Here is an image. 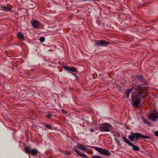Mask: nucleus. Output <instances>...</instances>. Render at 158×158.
Segmentation results:
<instances>
[{
  "mask_svg": "<svg viewBox=\"0 0 158 158\" xmlns=\"http://www.w3.org/2000/svg\"><path fill=\"white\" fill-rule=\"evenodd\" d=\"M115 140L116 142L119 144L120 145V141L116 138H115Z\"/></svg>",
  "mask_w": 158,
  "mask_h": 158,
  "instance_id": "23",
  "label": "nucleus"
},
{
  "mask_svg": "<svg viewBox=\"0 0 158 158\" xmlns=\"http://www.w3.org/2000/svg\"><path fill=\"white\" fill-rule=\"evenodd\" d=\"M133 90V88H130V89L126 90L125 93V94L127 98H128L129 97V94L132 92Z\"/></svg>",
  "mask_w": 158,
  "mask_h": 158,
  "instance_id": "12",
  "label": "nucleus"
},
{
  "mask_svg": "<svg viewBox=\"0 0 158 158\" xmlns=\"http://www.w3.org/2000/svg\"><path fill=\"white\" fill-rule=\"evenodd\" d=\"M91 157L93 158H103L100 157V156L96 155H92Z\"/></svg>",
  "mask_w": 158,
  "mask_h": 158,
  "instance_id": "18",
  "label": "nucleus"
},
{
  "mask_svg": "<svg viewBox=\"0 0 158 158\" xmlns=\"http://www.w3.org/2000/svg\"><path fill=\"white\" fill-rule=\"evenodd\" d=\"M128 138L131 141H133L135 139H139V138L143 139H149V137L145 136L137 133H131V135H129Z\"/></svg>",
  "mask_w": 158,
  "mask_h": 158,
  "instance_id": "2",
  "label": "nucleus"
},
{
  "mask_svg": "<svg viewBox=\"0 0 158 158\" xmlns=\"http://www.w3.org/2000/svg\"><path fill=\"white\" fill-rule=\"evenodd\" d=\"M45 38L44 37H41L40 38V41L41 42H43L45 41Z\"/></svg>",
  "mask_w": 158,
  "mask_h": 158,
  "instance_id": "17",
  "label": "nucleus"
},
{
  "mask_svg": "<svg viewBox=\"0 0 158 158\" xmlns=\"http://www.w3.org/2000/svg\"><path fill=\"white\" fill-rule=\"evenodd\" d=\"M49 51H53V50H49Z\"/></svg>",
  "mask_w": 158,
  "mask_h": 158,
  "instance_id": "29",
  "label": "nucleus"
},
{
  "mask_svg": "<svg viewBox=\"0 0 158 158\" xmlns=\"http://www.w3.org/2000/svg\"><path fill=\"white\" fill-rule=\"evenodd\" d=\"M154 134L156 136H158V131H155Z\"/></svg>",
  "mask_w": 158,
  "mask_h": 158,
  "instance_id": "24",
  "label": "nucleus"
},
{
  "mask_svg": "<svg viewBox=\"0 0 158 158\" xmlns=\"http://www.w3.org/2000/svg\"><path fill=\"white\" fill-rule=\"evenodd\" d=\"M31 24L34 28H39L41 26V24L36 20H33L31 21Z\"/></svg>",
  "mask_w": 158,
  "mask_h": 158,
  "instance_id": "7",
  "label": "nucleus"
},
{
  "mask_svg": "<svg viewBox=\"0 0 158 158\" xmlns=\"http://www.w3.org/2000/svg\"><path fill=\"white\" fill-rule=\"evenodd\" d=\"M64 69L68 72L71 71L73 72H77V69L75 68H68L67 67H64Z\"/></svg>",
  "mask_w": 158,
  "mask_h": 158,
  "instance_id": "10",
  "label": "nucleus"
},
{
  "mask_svg": "<svg viewBox=\"0 0 158 158\" xmlns=\"http://www.w3.org/2000/svg\"><path fill=\"white\" fill-rule=\"evenodd\" d=\"M31 150L30 148L29 147L26 148L24 149L25 152L26 153L29 154H30Z\"/></svg>",
  "mask_w": 158,
  "mask_h": 158,
  "instance_id": "15",
  "label": "nucleus"
},
{
  "mask_svg": "<svg viewBox=\"0 0 158 158\" xmlns=\"http://www.w3.org/2000/svg\"><path fill=\"white\" fill-rule=\"evenodd\" d=\"M89 131H90V132H94V130L93 128H91L90 129Z\"/></svg>",
  "mask_w": 158,
  "mask_h": 158,
  "instance_id": "26",
  "label": "nucleus"
},
{
  "mask_svg": "<svg viewBox=\"0 0 158 158\" xmlns=\"http://www.w3.org/2000/svg\"><path fill=\"white\" fill-rule=\"evenodd\" d=\"M45 127H47L49 129H52V127H51V126L50 125H47L45 126Z\"/></svg>",
  "mask_w": 158,
  "mask_h": 158,
  "instance_id": "20",
  "label": "nucleus"
},
{
  "mask_svg": "<svg viewBox=\"0 0 158 158\" xmlns=\"http://www.w3.org/2000/svg\"><path fill=\"white\" fill-rule=\"evenodd\" d=\"M2 8H3L6 11H7L8 10H9V9L6 7L2 6Z\"/></svg>",
  "mask_w": 158,
  "mask_h": 158,
  "instance_id": "21",
  "label": "nucleus"
},
{
  "mask_svg": "<svg viewBox=\"0 0 158 158\" xmlns=\"http://www.w3.org/2000/svg\"><path fill=\"white\" fill-rule=\"evenodd\" d=\"M65 154H66V155H69L70 154V152H65Z\"/></svg>",
  "mask_w": 158,
  "mask_h": 158,
  "instance_id": "28",
  "label": "nucleus"
},
{
  "mask_svg": "<svg viewBox=\"0 0 158 158\" xmlns=\"http://www.w3.org/2000/svg\"><path fill=\"white\" fill-rule=\"evenodd\" d=\"M137 86L139 91L133 92L131 96L132 105L135 107H138L141 103V100L144 98L142 94L144 91V87L140 85H138Z\"/></svg>",
  "mask_w": 158,
  "mask_h": 158,
  "instance_id": "1",
  "label": "nucleus"
},
{
  "mask_svg": "<svg viewBox=\"0 0 158 158\" xmlns=\"http://www.w3.org/2000/svg\"><path fill=\"white\" fill-rule=\"evenodd\" d=\"M37 153L38 151L37 150L35 149H33L31 150L30 154L33 156H35L37 154Z\"/></svg>",
  "mask_w": 158,
  "mask_h": 158,
  "instance_id": "14",
  "label": "nucleus"
},
{
  "mask_svg": "<svg viewBox=\"0 0 158 158\" xmlns=\"http://www.w3.org/2000/svg\"><path fill=\"white\" fill-rule=\"evenodd\" d=\"M157 118H158V112L156 110H155L150 115L149 118L152 121H154Z\"/></svg>",
  "mask_w": 158,
  "mask_h": 158,
  "instance_id": "6",
  "label": "nucleus"
},
{
  "mask_svg": "<svg viewBox=\"0 0 158 158\" xmlns=\"http://www.w3.org/2000/svg\"><path fill=\"white\" fill-rule=\"evenodd\" d=\"M99 129L102 132H109L110 131L109 128L112 127L111 125L108 123H102L99 125Z\"/></svg>",
  "mask_w": 158,
  "mask_h": 158,
  "instance_id": "3",
  "label": "nucleus"
},
{
  "mask_svg": "<svg viewBox=\"0 0 158 158\" xmlns=\"http://www.w3.org/2000/svg\"><path fill=\"white\" fill-rule=\"evenodd\" d=\"M109 44L106 41L103 40H100L96 44V45L97 46L103 45L107 46Z\"/></svg>",
  "mask_w": 158,
  "mask_h": 158,
  "instance_id": "9",
  "label": "nucleus"
},
{
  "mask_svg": "<svg viewBox=\"0 0 158 158\" xmlns=\"http://www.w3.org/2000/svg\"><path fill=\"white\" fill-rule=\"evenodd\" d=\"M52 116V114L50 113H48L47 115V117L48 118H50Z\"/></svg>",
  "mask_w": 158,
  "mask_h": 158,
  "instance_id": "19",
  "label": "nucleus"
},
{
  "mask_svg": "<svg viewBox=\"0 0 158 158\" xmlns=\"http://www.w3.org/2000/svg\"><path fill=\"white\" fill-rule=\"evenodd\" d=\"M73 149L74 151H75L76 152V153L78 155L80 156L81 157L85 158H87V156L86 155L83 153H80V151L77 150L75 147H74Z\"/></svg>",
  "mask_w": 158,
  "mask_h": 158,
  "instance_id": "8",
  "label": "nucleus"
},
{
  "mask_svg": "<svg viewBox=\"0 0 158 158\" xmlns=\"http://www.w3.org/2000/svg\"><path fill=\"white\" fill-rule=\"evenodd\" d=\"M71 74L74 76L76 78H77V76H76L75 74H74V73L70 72H69Z\"/></svg>",
  "mask_w": 158,
  "mask_h": 158,
  "instance_id": "27",
  "label": "nucleus"
},
{
  "mask_svg": "<svg viewBox=\"0 0 158 158\" xmlns=\"http://www.w3.org/2000/svg\"><path fill=\"white\" fill-rule=\"evenodd\" d=\"M131 88H133V90H135L136 91H137L138 90V87L137 88H135L134 86H133V87H132Z\"/></svg>",
  "mask_w": 158,
  "mask_h": 158,
  "instance_id": "22",
  "label": "nucleus"
},
{
  "mask_svg": "<svg viewBox=\"0 0 158 158\" xmlns=\"http://www.w3.org/2000/svg\"><path fill=\"white\" fill-rule=\"evenodd\" d=\"M17 36L19 39L21 40H24V36L22 33L20 32H18L17 33Z\"/></svg>",
  "mask_w": 158,
  "mask_h": 158,
  "instance_id": "13",
  "label": "nucleus"
},
{
  "mask_svg": "<svg viewBox=\"0 0 158 158\" xmlns=\"http://www.w3.org/2000/svg\"><path fill=\"white\" fill-rule=\"evenodd\" d=\"M142 121L143 122L148 125H149L150 124V123L145 118H142Z\"/></svg>",
  "mask_w": 158,
  "mask_h": 158,
  "instance_id": "16",
  "label": "nucleus"
},
{
  "mask_svg": "<svg viewBox=\"0 0 158 158\" xmlns=\"http://www.w3.org/2000/svg\"><path fill=\"white\" fill-rule=\"evenodd\" d=\"M123 139L124 140V141L129 145L130 146H132V148L133 150L136 151H139V148L135 145H134L131 142L128 140L125 137L123 136Z\"/></svg>",
  "mask_w": 158,
  "mask_h": 158,
  "instance_id": "5",
  "label": "nucleus"
},
{
  "mask_svg": "<svg viewBox=\"0 0 158 158\" xmlns=\"http://www.w3.org/2000/svg\"><path fill=\"white\" fill-rule=\"evenodd\" d=\"M77 147L80 150H82L84 151H86L87 150V148L84 145L81 144H78Z\"/></svg>",
  "mask_w": 158,
  "mask_h": 158,
  "instance_id": "11",
  "label": "nucleus"
},
{
  "mask_svg": "<svg viewBox=\"0 0 158 158\" xmlns=\"http://www.w3.org/2000/svg\"><path fill=\"white\" fill-rule=\"evenodd\" d=\"M62 112L64 114H66L67 113V111H65V110H64V109H62Z\"/></svg>",
  "mask_w": 158,
  "mask_h": 158,
  "instance_id": "25",
  "label": "nucleus"
},
{
  "mask_svg": "<svg viewBox=\"0 0 158 158\" xmlns=\"http://www.w3.org/2000/svg\"><path fill=\"white\" fill-rule=\"evenodd\" d=\"M95 149L98 152L103 155L109 156L111 154L109 151L106 149H104L99 147H96Z\"/></svg>",
  "mask_w": 158,
  "mask_h": 158,
  "instance_id": "4",
  "label": "nucleus"
}]
</instances>
